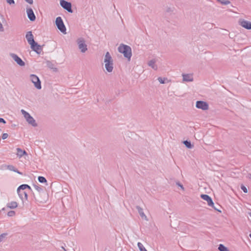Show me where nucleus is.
I'll list each match as a JSON object with an SVG mask.
<instances>
[{
  "label": "nucleus",
  "mask_w": 251,
  "mask_h": 251,
  "mask_svg": "<svg viewBox=\"0 0 251 251\" xmlns=\"http://www.w3.org/2000/svg\"><path fill=\"white\" fill-rule=\"evenodd\" d=\"M26 2L30 4H32L33 2V0H25Z\"/></svg>",
  "instance_id": "obj_39"
},
{
  "label": "nucleus",
  "mask_w": 251,
  "mask_h": 251,
  "mask_svg": "<svg viewBox=\"0 0 251 251\" xmlns=\"http://www.w3.org/2000/svg\"><path fill=\"white\" fill-rule=\"evenodd\" d=\"M62 249H63L64 251H67L65 248H64L63 247H62Z\"/></svg>",
  "instance_id": "obj_43"
},
{
  "label": "nucleus",
  "mask_w": 251,
  "mask_h": 251,
  "mask_svg": "<svg viewBox=\"0 0 251 251\" xmlns=\"http://www.w3.org/2000/svg\"><path fill=\"white\" fill-rule=\"evenodd\" d=\"M25 189H28L30 191H32V189L29 185L28 184H22L18 187L17 188V191H24Z\"/></svg>",
  "instance_id": "obj_16"
},
{
  "label": "nucleus",
  "mask_w": 251,
  "mask_h": 251,
  "mask_svg": "<svg viewBox=\"0 0 251 251\" xmlns=\"http://www.w3.org/2000/svg\"><path fill=\"white\" fill-rule=\"evenodd\" d=\"M21 112L29 124L32 125L34 127L37 126V124L36 123L35 120L27 112L25 111L24 109H22Z\"/></svg>",
  "instance_id": "obj_2"
},
{
  "label": "nucleus",
  "mask_w": 251,
  "mask_h": 251,
  "mask_svg": "<svg viewBox=\"0 0 251 251\" xmlns=\"http://www.w3.org/2000/svg\"><path fill=\"white\" fill-rule=\"evenodd\" d=\"M213 207L215 210H217V211H219V212H221V210H219V209L217 208V207H215V206H214V205H213V207Z\"/></svg>",
  "instance_id": "obj_40"
},
{
  "label": "nucleus",
  "mask_w": 251,
  "mask_h": 251,
  "mask_svg": "<svg viewBox=\"0 0 251 251\" xmlns=\"http://www.w3.org/2000/svg\"><path fill=\"white\" fill-rule=\"evenodd\" d=\"M196 107L197 108L202 109L203 110H208L209 105L207 102L202 100H198L196 101Z\"/></svg>",
  "instance_id": "obj_6"
},
{
  "label": "nucleus",
  "mask_w": 251,
  "mask_h": 251,
  "mask_svg": "<svg viewBox=\"0 0 251 251\" xmlns=\"http://www.w3.org/2000/svg\"><path fill=\"white\" fill-rule=\"evenodd\" d=\"M217 1L223 5H227L230 3V1L227 0H217Z\"/></svg>",
  "instance_id": "obj_31"
},
{
  "label": "nucleus",
  "mask_w": 251,
  "mask_h": 251,
  "mask_svg": "<svg viewBox=\"0 0 251 251\" xmlns=\"http://www.w3.org/2000/svg\"><path fill=\"white\" fill-rule=\"evenodd\" d=\"M249 237L251 238V233L249 234Z\"/></svg>",
  "instance_id": "obj_45"
},
{
  "label": "nucleus",
  "mask_w": 251,
  "mask_h": 251,
  "mask_svg": "<svg viewBox=\"0 0 251 251\" xmlns=\"http://www.w3.org/2000/svg\"><path fill=\"white\" fill-rule=\"evenodd\" d=\"M7 3L10 5L14 4L15 1L14 0H6Z\"/></svg>",
  "instance_id": "obj_35"
},
{
  "label": "nucleus",
  "mask_w": 251,
  "mask_h": 251,
  "mask_svg": "<svg viewBox=\"0 0 251 251\" xmlns=\"http://www.w3.org/2000/svg\"><path fill=\"white\" fill-rule=\"evenodd\" d=\"M33 186L35 188V189L39 192V193H44V192H43V189H42V188L38 185H35V184H34L33 185Z\"/></svg>",
  "instance_id": "obj_30"
},
{
  "label": "nucleus",
  "mask_w": 251,
  "mask_h": 251,
  "mask_svg": "<svg viewBox=\"0 0 251 251\" xmlns=\"http://www.w3.org/2000/svg\"><path fill=\"white\" fill-rule=\"evenodd\" d=\"M155 62L156 61L155 59H152L148 62V64L150 67H151L154 70H157L158 67L155 64Z\"/></svg>",
  "instance_id": "obj_20"
},
{
  "label": "nucleus",
  "mask_w": 251,
  "mask_h": 251,
  "mask_svg": "<svg viewBox=\"0 0 251 251\" xmlns=\"http://www.w3.org/2000/svg\"><path fill=\"white\" fill-rule=\"evenodd\" d=\"M17 206L18 203L16 201H11L7 204V207L11 209H14Z\"/></svg>",
  "instance_id": "obj_22"
},
{
  "label": "nucleus",
  "mask_w": 251,
  "mask_h": 251,
  "mask_svg": "<svg viewBox=\"0 0 251 251\" xmlns=\"http://www.w3.org/2000/svg\"><path fill=\"white\" fill-rule=\"evenodd\" d=\"M30 48L32 50L36 53L39 54L42 51V47L39 45L36 42L34 41L30 44Z\"/></svg>",
  "instance_id": "obj_7"
},
{
  "label": "nucleus",
  "mask_w": 251,
  "mask_h": 251,
  "mask_svg": "<svg viewBox=\"0 0 251 251\" xmlns=\"http://www.w3.org/2000/svg\"><path fill=\"white\" fill-rule=\"evenodd\" d=\"M15 215V212L14 211H10L7 213V215L9 217H12Z\"/></svg>",
  "instance_id": "obj_34"
},
{
  "label": "nucleus",
  "mask_w": 251,
  "mask_h": 251,
  "mask_svg": "<svg viewBox=\"0 0 251 251\" xmlns=\"http://www.w3.org/2000/svg\"><path fill=\"white\" fill-rule=\"evenodd\" d=\"M201 198L203 200L206 201L209 206L213 207V205H214V203L213 201L212 198L209 195L206 194H201Z\"/></svg>",
  "instance_id": "obj_10"
},
{
  "label": "nucleus",
  "mask_w": 251,
  "mask_h": 251,
  "mask_svg": "<svg viewBox=\"0 0 251 251\" xmlns=\"http://www.w3.org/2000/svg\"><path fill=\"white\" fill-rule=\"evenodd\" d=\"M170 11H172L171 9L170 8H169L168 9H167V12H170Z\"/></svg>",
  "instance_id": "obj_42"
},
{
  "label": "nucleus",
  "mask_w": 251,
  "mask_h": 251,
  "mask_svg": "<svg viewBox=\"0 0 251 251\" xmlns=\"http://www.w3.org/2000/svg\"><path fill=\"white\" fill-rule=\"evenodd\" d=\"M60 5L68 12L73 13V11L72 8V4L71 2L67 1L65 0H60Z\"/></svg>",
  "instance_id": "obj_5"
},
{
  "label": "nucleus",
  "mask_w": 251,
  "mask_h": 251,
  "mask_svg": "<svg viewBox=\"0 0 251 251\" xmlns=\"http://www.w3.org/2000/svg\"><path fill=\"white\" fill-rule=\"evenodd\" d=\"M183 80L186 82H191L193 81V78L190 74H183Z\"/></svg>",
  "instance_id": "obj_17"
},
{
  "label": "nucleus",
  "mask_w": 251,
  "mask_h": 251,
  "mask_svg": "<svg viewBox=\"0 0 251 251\" xmlns=\"http://www.w3.org/2000/svg\"><path fill=\"white\" fill-rule=\"evenodd\" d=\"M241 189H242V190H243V191L245 193H248V189H247V187L245 186H244V185H241Z\"/></svg>",
  "instance_id": "obj_33"
},
{
  "label": "nucleus",
  "mask_w": 251,
  "mask_h": 251,
  "mask_svg": "<svg viewBox=\"0 0 251 251\" xmlns=\"http://www.w3.org/2000/svg\"><path fill=\"white\" fill-rule=\"evenodd\" d=\"M1 210H5V208H3Z\"/></svg>",
  "instance_id": "obj_46"
},
{
  "label": "nucleus",
  "mask_w": 251,
  "mask_h": 251,
  "mask_svg": "<svg viewBox=\"0 0 251 251\" xmlns=\"http://www.w3.org/2000/svg\"><path fill=\"white\" fill-rule=\"evenodd\" d=\"M17 193L20 197V198L22 200V201L24 202V201L27 200L28 195L26 192L25 191H17Z\"/></svg>",
  "instance_id": "obj_13"
},
{
  "label": "nucleus",
  "mask_w": 251,
  "mask_h": 251,
  "mask_svg": "<svg viewBox=\"0 0 251 251\" xmlns=\"http://www.w3.org/2000/svg\"><path fill=\"white\" fill-rule=\"evenodd\" d=\"M26 13L27 15V17L30 20V21L33 22L36 19V16L34 13V12L32 9L30 7L26 8Z\"/></svg>",
  "instance_id": "obj_11"
},
{
  "label": "nucleus",
  "mask_w": 251,
  "mask_h": 251,
  "mask_svg": "<svg viewBox=\"0 0 251 251\" xmlns=\"http://www.w3.org/2000/svg\"><path fill=\"white\" fill-rule=\"evenodd\" d=\"M239 24L243 27L247 29H251V22L245 20H242L239 21Z\"/></svg>",
  "instance_id": "obj_12"
},
{
  "label": "nucleus",
  "mask_w": 251,
  "mask_h": 251,
  "mask_svg": "<svg viewBox=\"0 0 251 251\" xmlns=\"http://www.w3.org/2000/svg\"><path fill=\"white\" fill-rule=\"evenodd\" d=\"M0 123H3V124H6V122L3 118H0Z\"/></svg>",
  "instance_id": "obj_38"
},
{
  "label": "nucleus",
  "mask_w": 251,
  "mask_h": 251,
  "mask_svg": "<svg viewBox=\"0 0 251 251\" xmlns=\"http://www.w3.org/2000/svg\"><path fill=\"white\" fill-rule=\"evenodd\" d=\"M31 82L34 84V86L37 89H41L42 88L41 82L39 77L35 75L32 74L30 75Z\"/></svg>",
  "instance_id": "obj_4"
},
{
  "label": "nucleus",
  "mask_w": 251,
  "mask_h": 251,
  "mask_svg": "<svg viewBox=\"0 0 251 251\" xmlns=\"http://www.w3.org/2000/svg\"><path fill=\"white\" fill-rule=\"evenodd\" d=\"M47 66L49 68L53 70L54 71H57V68L54 67V65L50 61H48L47 62Z\"/></svg>",
  "instance_id": "obj_25"
},
{
  "label": "nucleus",
  "mask_w": 251,
  "mask_h": 251,
  "mask_svg": "<svg viewBox=\"0 0 251 251\" xmlns=\"http://www.w3.org/2000/svg\"><path fill=\"white\" fill-rule=\"evenodd\" d=\"M183 143L185 145L186 148L188 149H192L194 147V145L192 144L190 141L185 140L183 142Z\"/></svg>",
  "instance_id": "obj_24"
},
{
  "label": "nucleus",
  "mask_w": 251,
  "mask_h": 251,
  "mask_svg": "<svg viewBox=\"0 0 251 251\" xmlns=\"http://www.w3.org/2000/svg\"><path fill=\"white\" fill-rule=\"evenodd\" d=\"M77 44L81 52L84 53L87 50V45L83 38H79L77 40Z\"/></svg>",
  "instance_id": "obj_8"
},
{
  "label": "nucleus",
  "mask_w": 251,
  "mask_h": 251,
  "mask_svg": "<svg viewBox=\"0 0 251 251\" xmlns=\"http://www.w3.org/2000/svg\"><path fill=\"white\" fill-rule=\"evenodd\" d=\"M8 136V134L6 133H3L2 135V139L3 140L6 139Z\"/></svg>",
  "instance_id": "obj_36"
},
{
  "label": "nucleus",
  "mask_w": 251,
  "mask_h": 251,
  "mask_svg": "<svg viewBox=\"0 0 251 251\" xmlns=\"http://www.w3.org/2000/svg\"><path fill=\"white\" fill-rule=\"evenodd\" d=\"M10 56L14 60V61L20 66H24L25 63L17 54L14 53H10Z\"/></svg>",
  "instance_id": "obj_9"
},
{
  "label": "nucleus",
  "mask_w": 251,
  "mask_h": 251,
  "mask_svg": "<svg viewBox=\"0 0 251 251\" xmlns=\"http://www.w3.org/2000/svg\"><path fill=\"white\" fill-rule=\"evenodd\" d=\"M34 197L36 201H40V202H43L42 201H40V200H37V199L36 198V197H35V196H34Z\"/></svg>",
  "instance_id": "obj_41"
},
{
  "label": "nucleus",
  "mask_w": 251,
  "mask_h": 251,
  "mask_svg": "<svg viewBox=\"0 0 251 251\" xmlns=\"http://www.w3.org/2000/svg\"><path fill=\"white\" fill-rule=\"evenodd\" d=\"M105 68L108 72H112L113 69V62L105 63Z\"/></svg>",
  "instance_id": "obj_15"
},
{
  "label": "nucleus",
  "mask_w": 251,
  "mask_h": 251,
  "mask_svg": "<svg viewBox=\"0 0 251 251\" xmlns=\"http://www.w3.org/2000/svg\"><path fill=\"white\" fill-rule=\"evenodd\" d=\"M38 180L39 182L41 183H44L47 182V179H46V178L42 176H38Z\"/></svg>",
  "instance_id": "obj_28"
},
{
  "label": "nucleus",
  "mask_w": 251,
  "mask_h": 251,
  "mask_svg": "<svg viewBox=\"0 0 251 251\" xmlns=\"http://www.w3.org/2000/svg\"><path fill=\"white\" fill-rule=\"evenodd\" d=\"M136 208L138 210V212L140 216L141 217V218L143 219L145 218L146 219L147 217L143 212V209L140 206H138V205L136 206Z\"/></svg>",
  "instance_id": "obj_19"
},
{
  "label": "nucleus",
  "mask_w": 251,
  "mask_h": 251,
  "mask_svg": "<svg viewBox=\"0 0 251 251\" xmlns=\"http://www.w3.org/2000/svg\"><path fill=\"white\" fill-rule=\"evenodd\" d=\"M176 184L179 186L182 189L184 190V187L182 184H181L179 181L176 182Z\"/></svg>",
  "instance_id": "obj_37"
},
{
  "label": "nucleus",
  "mask_w": 251,
  "mask_h": 251,
  "mask_svg": "<svg viewBox=\"0 0 251 251\" xmlns=\"http://www.w3.org/2000/svg\"><path fill=\"white\" fill-rule=\"evenodd\" d=\"M25 38L27 41L28 43L30 45L33 42H34V37L31 31H28L26 35Z\"/></svg>",
  "instance_id": "obj_14"
},
{
  "label": "nucleus",
  "mask_w": 251,
  "mask_h": 251,
  "mask_svg": "<svg viewBox=\"0 0 251 251\" xmlns=\"http://www.w3.org/2000/svg\"><path fill=\"white\" fill-rule=\"evenodd\" d=\"M137 246L140 251H147V250L145 248V247L141 243L138 242L137 244Z\"/></svg>",
  "instance_id": "obj_29"
},
{
  "label": "nucleus",
  "mask_w": 251,
  "mask_h": 251,
  "mask_svg": "<svg viewBox=\"0 0 251 251\" xmlns=\"http://www.w3.org/2000/svg\"><path fill=\"white\" fill-rule=\"evenodd\" d=\"M119 52L123 53L125 58L130 61L132 56L131 48L128 45L121 44L118 48Z\"/></svg>",
  "instance_id": "obj_1"
},
{
  "label": "nucleus",
  "mask_w": 251,
  "mask_h": 251,
  "mask_svg": "<svg viewBox=\"0 0 251 251\" xmlns=\"http://www.w3.org/2000/svg\"><path fill=\"white\" fill-rule=\"evenodd\" d=\"M17 155L19 157H21L24 156L25 154H27L25 150H22L20 148H17Z\"/></svg>",
  "instance_id": "obj_21"
},
{
  "label": "nucleus",
  "mask_w": 251,
  "mask_h": 251,
  "mask_svg": "<svg viewBox=\"0 0 251 251\" xmlns=\"http://www.w3.org/2000/svg\"><path fill=\"white\" fill-rule=\"evenodd\" d=\"M218 250L220 251H229L228 248L222 244L219 245Z\"/></svg>",
  "instance_id": "obj_27"
},
{
  "label": "nucleus",
  "mask_w": 251,
  "mask_h": 251,
  "mask_svg": "<svg viewBox=\"0 0 251 251\" xmlns=\"http://www.w3.org/2000/svg\"><path fill=\"white\" fill-rule=\"evenodd\" d=\"M55 25L57 28L63 33H66V28L61 17H58L55 20Z\"/></svg>",
  "instance_id": "obj_3"
},
{
  "label": "nucleus",
  "mask_w": 251,
  "mask_h": 251,
  "mask_svg": "<svg viewBox=\"0 0 251 251\" xmlns=\"http://www.w3.org/2000/svg\"><path fill=\"white\" fill-rule=\"evenodd\" d=\"M104 62H113V60L112 58V57L108 51L106 52V53L105 54Z\"/></svg>",
  "instance_id": "obj_18"
},
{
  "label": "nucleus",
  "mask_w": 251,
  "mask_h": 251,
  "mask_svg": "<svg viewBox=\"0 0 251 251\" xmlns=\"http://www.w3.org/2000/svg\"><path fill=\"white\" fill-rule=\"evenodd\" d=\"M249 215L250 216V217H251V212H250V213H249Z\"/></svg>",
  "instance_id": "obj_44"
},
{
  "label": "nucleus",
  "mask_w": 251,
  "mask_h": 251,
  "mask_svg": "<svg viewBox=\"0 0 251 251\" xmlns=\"http://www.w3.org/2000/svg\"><path fill=\"white\" fill-rule=\"evenodd\" d=\"M157 80L159 81V82L161 84H165L167 82H169V81L168 80V79L166 77H158Z\"/></svg>",
  "instance_id": "obj_26"
},
{
  "label": "nucleus",
  "mask_w": 251,
  "mask_h": 251,
  "mask_svg": "<svg viewBox=\"0 0 251 251\" xmlns=\"http://www.w3.org/2000/svg\"><path fill=\"white\" fill-rule=\"evenodd\" d=\"M7 169L10 171H13L21 175L22 173L20 172L13 165H9L7 166Z\"/></svg>",
  "instance_id": "obj_23"
},
{
  "label": "nucleus",
  "mask_w": 251,
  "mask_h": 251,
  "mask_svg": "<svg viewBox=\"0 0 251 251\" xmlns=\"http://www.w3.org/2000/svg\"><path fill=\"white\" fill-rule=\"evenodd\" d=\"M7 235V233H3L0 235V243L2 242L3 239Z\"/></svg>",
  "instance_id": "obj_32"
}]
</instances>
